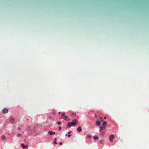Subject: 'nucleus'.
<instances>
[{
  "mask_svg": "<svg viewBox=\"0 0 149 149\" xmlns=\"http://www.w3.org/2000/svg\"><path fill=\"white\" fill-rule=\"evenodd\" d=\"M78 123V122L77 119H75L72 120V122H69L67 125V127L68 128H70L71 126L74 127L77 125Z\"/></svg>",
  "mask_w": 149,
  "mask_h": 149,
  "instance_id": "nucleus-1",
  "label": "nucleus"
},
{
  "mask_svg": "<svg viewBox=\"0 0 149 149\" xmlns=\"http://www.w3.org/2000/svg\"><path fill=\"white\" fill-rule=\"evenodd\" d=\"M100 132L101 133H102V134H100V135H102L103 134V133H104V132H103V131H102V130H104L105 129V127H102H102H101L100 126Z\"/></svg>",
  "mask_w": 149,
  "mask_h": 149,
  "instance_id": "nucleus-2",
  "label": "nucleus"
},
{
  "mask_svg": "<svg viewBox=\"0 0 149 149\" xmlns=\"http://www.w3.org/2000/svg\"><path fill=\"white\" fill-rule=\"evenodd\" d=\"M114 138V137L113 135H111L109 136V140L111 142L113 141V139Z\"/></svg>",
  "mask_w": 149,
  "mask_h": 149,
  "instance_id": "nucleus-3",
  "label": "nucleus"
},
{
  "mask_svg": "<svg viewBox=\"0 0 149 149\" xmlns=\"http://www.w3.org/2000/svg\"><path fill=\"white\" fill-rule=\"evenodd\" d=\"M8 112V109L6 108H4L2 110V112L3 113H6Z\"/></svg>",
  "mask_w": 149,
  "mask_h": 149,
  "instance_id": "nucleus-4",
  "label": "nucleus"
},
{
  "mask_svg": "<svg viewBox=\"0 0 149 149\" xmlns=\"http://www.w3.org/2000/svg\"><path fill=\"white\" fill-rule=\"evenodd\" d=\"M10 123H14L15 121L14 118L12 117H11L10 118Z\"/></svg>",
  "mask_w": 149,
  "mask_h": 149,
  "instance_id": "nucleus-5",
  "label": "nucleus"
},
{
  "mask_svg": "<svg viewBox=\"0 0 149 149\" xmlns=\"http://www.w3.org/2000/svg\"><path fill=\"white\" fill-rule=\"evenodd\" d=\"M21 146L23 149L28 148V147L27 146H25L24 143H22L21 145Z\"/></svg>",
  "mask_w": 149,
  "mask_h": 149,
  "instance_id": "nucleus-6",
  "label": "nucleus"
},
{
  "mask_svg": "<svg viewBox=\"0 0 149 149\" xmlns=\"http://www.w3.org/2000/svg\"><path fill=\"white\" fill-rule=\"evenodd\" d=\"M77 131L78 132H81V131L82 129L80 126H79L77 129Z\"/></svg>",
  "mask_w": 149,
  "mask_h": 149,
  "instance_id": "nucleus-7",
  "label": "nucleus"
},
{
  "mask_svg": "<svg viewBox=\"0 0 149 149\" xmlns=\"http://www.w3.org/2000/svg\"><path fill=\"white\" fill-rule=\"evenodd\" d=\"M55 132H53L52 131H49L48 132V133L50 135L54 134H55Z\"/></svg>",
  "mask_w": 149,
  "mask_h": 149,
  "instance_id": "nucleus-8",
  "label": "nucleus"
},
{
  "mask_svg": "<svg viewBox=\"0 0 149 149\" xmlns=\"http://www.w3.org/2000/svg\"><path fill=\"white\" fill-rule=\"evenodd\" d=\"M107 122H103V123L102 124V126L105 127L107 126Z\"/></svg>",
  "mask_w": 149,
  "mask_h": 149,
  "instance_id": "nucleus-9",
  "label": "nucleus"
},
{
  "mask_svg": "<svg viewBox=\"0 0 149 149\" xmlns=\"http://www.w3.org/2000/svg\"><path fill=\"white\" fill-rule=\"evenodd\" d=\"M96 124L98 126H99L100 125V122L99 121H97L96 122Z\"/></svg>",
  "mask_w": 149,
  "mask_h": 149,
  "instance_id": "nucleus-10",
  "label": "nucleus"
},
{
  "mask_svg": "<svg viewBox=\"0 0 149 149\" xmlns=\"http://www.w3.org/2000/svg\"><path fill=\"white\" fill-rule=\"evenodd\" d=\"M70 114L72 116H74L76 115V114L73 112H71Z\"/></svg>",
  "mask_w": 149,
  "mask_h": 149,
  "instance_id": "nucleus-11",
  "label": "nucleus"
},
{
  "mask_svg": "<svg viewBox=\"0 0 149 149\" xmlns=\"http://www.w3.org/2000/svg\"><path fill=\"white\" fill-rule=\"evenodd\" d=\"M93 139L95 140H97L98 139V137L97 136H94L93 137Z\"/></svg>",
  "mask_w": 149,
  "mask_h": 149,
  "instance_id": "nucleus-12",
  "label": "nucleus"
},
{
  "mask_svg": "<svg viewBox=\"0 0 149 149\" xmlns=\"http://www.w3.org/2000/svg\"><path fill=\"white\" fill-rule=\"evenodd\" d=\"M99 143L100 144H102L104 143V141L102 140H100L99 141Z\"/></svg>",
  "mask_w": 149,
  "mask_h": 149,
  "instance_id": "nucleus-13",
  "label": "nucleus"
},
{
  "mask_svg": "<svg viewBox=\"0 0 149 149\" xmlns=\"http://www.w3.org/2000/svg\"><path fill=\"white\" fill-rule=\"evenodd\" d=\"M68 118V117L67 116H63V118L64 120H66Z\"/></svg>",
  "mask_w": 149,
  "mask_h": 149,
  "instance_id": "nucleus-14",
  "label": "nucleus"
},
{
  "mask_svg": "<svg viewBox=\"0 0 149 149\" xmlns=\"http://www.w3.org/2000/svg\"><path fill=\"white\" fill-rule=\"evenodd\" d=\"M5 137H6L4 135H3L1 136V138L2 139L4 140L5 138Z\"/></svg>",
  "mask_w": 149,
  "mask_h": 149,
  "instance_id": "nucleus-15",
  "label": "nucleus"
},
{
  "mask_svg": "<svg viewBox=\"0 0 149 149\" xmlns=\"http://www.w3.org/2000/svg\"><path fill=\"white\" fill-rule=\"evenodd\" d=\"M87 137L89 138H90L91 137V135L90 134H88L87 135Z\"/></svg>",
  "mask_w": 149,
  "mask_h": 149,
  "instance_id": "nucleus-16",
  "label": "nucleus"
},
{
  "mask_svg": "<svg viewBox=\"0 0 149 149\" xmlns=\"http://www.w3.org/2000/svg\"><path fill=\"white\" fill-rule=\"evenodd\" d=\"M21 134L17 133V136L18 137H19L20 136H21Z\"/></svg>",
  "mask_w": 149,
  "mask_h": 149,
  "instance_id": "nucleus-17",
  "label": "nucleus"
},
{
  "mask_svg": "<svg viewBox=\"0 0 149 149\" xmlns=\"http://www.w3.org/2000/svg\"><path fill=\"white\" fill-rule=\"evenodd\" d=\"M57 123L58 124L60 125L61 123L60 122H57Z\"/></svg>",
  "mask_w": 149,
  "mask_h": 149,
  "instance_id": "nucleus-18",
  "label": "nucleus"
},
{
  "mask_svg": "<svg viewBox=\"0 0 149 149\" xmlns=\"http://www.w3.org/2000/svg\"><path fill=\"white\" fill-rule=\"evenodd\" d=\"M55 114V112L54 111H53L52 112V114L53 115H54Z\"/></svg>",
  "mask_w": 149,
  "mask_h": 149,
  "instance_id": "nucleus-19",
  "label": "nucleus"
},
{
  "mask_svg": "<svg viewBox=\"0 0 149 149\" xmlns=\"http://www.w3.org/2000/svg\"><path fill=\"white\" fill-rule=\"evenodd\" d=\"M64 113H63L62 115L61 116V118H62L63 116L64 115Z\"/></svg>",
  "mask_w": 149,
  "mask_h": 149,
  "instance_id": "nucleus-20",
  "label": "nucleus"
},
{
  "mask_svg": "<svg viewBox=\"0 0 149 149\" xmlns=\"http://www.w3.org/2000/svg\"><path fill=\"white\" fill-rule=\"evenodd\" d=\"M61 127H59V129H58L59 130H61Z\"/></svg>",
  "mask_w": 149,
  "mask_h": 149,
  "instance_id": "nucleus-21",
  "label": "nucleus"
},
{
  "mask_svg": "<svg viewBox=\"0 0 149 149\" xmlns=\"http://www.w3.org/2000/svg\"><path fill=\"white\" fill-rule=\"evenodd\" d=\"M72 132L71 131H70V132H68V134H70Z\"/></svg>",
  "mask_w": 149,
  "mask_h": 149,
  "instance_id": "nucleus-22",
  "label": "nucleus"
},
{
  "mask_svg": "<svg viewBox=\"0 0 149 149\" xmlns=\"http://www.w3.org/2000/svg\"><path fill=\"white\" fill-rule=\"evenodd\" d=\"M54 143L55 144H56L57 143L56 141H54Z\"/></svg>",
  "mask_w": 149,
  "mask_h": 149,
  "instance_id": "nucleus-23",
  "label": "nucleus"
},
{
  "mask_svg": "<svg viewBox=\"0 0 149 149\" xmlns=\"http://www.w3.org/2000/svg\"><path fill=\"white\" fill-rule=\"evenodd\" d=\"M68 134V137H70L71 136V134Z\"/></svg>",
  "mask_w": 149,
  "mask_h": 149,
  "instance_id": "nucleus-24",
  "label": "nucleus"
},
{
  "mask_svg": "<svg viewBox=\"0 0 149 149\" xmlns=\"http://www.w3.org/2000/svg\"><path fill=\"white\" fill-rule=\"evenodd\" d=\"M59 144L61 145H62V142H61L59 143Z\"/></svg>",
  "mask_w": 149,
  "mask_h": 149,
  "instance_id": "nucleus-25",
  "label": "nucleus"
},
{
  "mask_svg": "<svg viewBox=\"0 0 149 149\" xmlns=\"http://www.w3.org/2000/svg\"><path fill=\"white\" fill-rule=\"evenodd\" d=\"M100 119L101 120V121H103L102 118V117H100Z\"/></svg>",
  "mask_w": 149,
  "mask_h": 149,
  "instance_id": "nucleus-26",
  "label": "nucleus"
},
{
  "mask_svg": "<svg viewBox=\"0 0 149 149\" xmlns=\"http://www.w3.org/2000/svg\"><path fill=\"white\" fill-rule=\"evenodd\" d=\"M54 141H56V138L54 139Z\"/></svg>",
  "mask_w": 149,
  "mask_h": 149,
  "instance_id": "nucleus-27",
  "label": "nucleus"
},
{
  "mask_svg": "<svg viewBox=\"0 0 149 149\" xmlns=\"http://www.w3.org/2000/svg\"><path fill=\"white\" fill-rule=\"evenodd\" d=\"M18 129L19 130H21V129H20V128H19H19H18Z\"/></svg>",
  "mask_w": 149,
  "mask_h": 149,
  "instance_id": "nucleus-28",
  "label": "nucleus"
},
{
  "mask_svg": "<svg viewBox=\"0 0 149 149\" xmlns=\"http://www.w3.org/2000/svg\"><path fill=\"white\" fill-rule=\"evenodd\" d=\"M68 134H66L65 135V136H68Z\"/></svg>",
  "mask_w": 149,
  "mask_h": 149,
  "instance_id": "nucleus-29",
  "label": "nucleus"
},
{
  "mask_svg": "<svg viewBox=\"0 0 149 149\" xmlns=\"http://www.w3.org/2000/svg\"><path fill=\"white\" fill-rule=\"evenodd\" d=\"M106 118H107V117H104V119H106Z\"/></svg>",
  "mask_w": 149,
  "mask_h": 149,
  "instance_id": "nucleus-30",
  "label": "nucleus"
}]
</instances>
